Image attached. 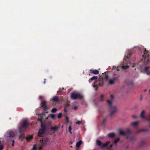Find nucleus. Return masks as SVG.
I'll return each mask as SVG.
<instances>
[{"label": "nucleus", "instance_id": "49530a36", "mask_svg": "<svg viewBox=\"0 0 150 150\" xmlns=\"http://www.w3.org/2000/svg\"><path fill=\"white\" fill-rule=\"evenodd\" d=\"M110 97L112 99H113L114 98V96L112 95H111L110 96Z\"/></svg>", "mask_w": 150, "mask_h": 150}, {"label": "nucleus", "instance_id": "f03ea898", "mask_svg": "<svg viewBox=\"0 0 150 150\" xmlns=\"http://www.w3.org/2000/svg\"><path fill=\"white\" fill-rule=\"evenodd\" d=\"M107 101L109 105L110 111V115L112 117L116 112L117 109L116 106H112V102L110 100H107Z\"/></svg>", "mask_w": 150, "mask_h": 150}, {"label": "nucleus", "instance_id": "6e6d98bb", "mask_svg": "<svg viewBox=\"0 0 150 150\" xmlns=\"http://www.w3.org/2000/svg\"><path fill=\"white\" fill-rule=\"evenodd\" d=\"M42 142L43 141V140H42Z\"/></svg>", "mask_w": 150, "mask_h": 150}, {"label": "nucleus", "instance_id": "72a5a7b5", "mask_svg": "<svg viewBox=\"0 0 150 150\" xmlns=\"http://www.w3.org/2000/svg\"><path fill=\"white\" fill-rule=\"evenodd\" d=\"M4 148L3 146L1 144V142H0V150H2Z\"/></svg>", "mask_w": 150, "mask_h": 150}, {"label": "nucleus", "instance_id": "4d7b16f0", "mask_svg": "<svg viewBox=\"0 0 150 150\" xmlns=\"http://www.w3.org/2000/svg\"><path fill=\"white\" fill-rule=\"evenodd\" d=\"M132 82H131V84H132Z\"/></svg>", "mask_w": 150, "mask_h": 150}, {"label": "nucleus", "instance_id": "b1692460", "mask_svg": "<svg viewBox=\"0 0 150 150\" xmlns=\"http://www.w3.org/2000/svg\"><path fill=\"white\" fill-rule=\"evenodd\" d=\"M33 137V136L32 135L26 137V139L28 141H29L32 139Z\"/></svg>", "mask_w": 150, "mask_h": 150}, {"label": "nucleus", "instance_id": "5fc2aeb1", "mask_svg": "<svg viewBox=\"0 0 150 150\" xmlns=\"http://www.w3.org/2000/svg\"><path fill=\"white\" fill-rule=\"evenodd\" d=\"M149 92H150V89L149 90Z\"/></svg>", "mask_w": 150, "mask_h": 150}, {"label": "nucleus", "instance_id": "9d476101", "mask_svg": "<svg viewBox=\"0 0 150 150\" xmlns=\"http://www.w3.org/2000/svg\"><path fill=\"white\" fill-rule=\"evenodd\" d=\"M118 77H115L110 80L109 82V83L110 84H113L115 81L118 79Z\"/></svg>", "mask_w": 150, "mask_h": 150}, {"label": "nucleus", "instance_id": "423d86ee", "mask_svg": "<svg viewBox=\"0 0 150 150\" xmlns=\"http://www.w3.org/2000/svg\"><path fill=\"white\" fill-rule=\"evenodd\" d=\"M110 143V142L107 141L105 143L102 144V142L100 140H96V144L100 146L101 148H103L107 146Z\"/></svg>", "mask_w": 150, "mask_h": 150}, {"label": "nucleus", "instance_id": "c03bdc74", "mask_svg": "<svg viewBox=\"0 0 150 150\" xmlns=\"http://www.w3.org/2000/svg\"><path fill=\"white\" fill-rule=\"evenodd\" d=\"M42 96H39V99H42Z\"/></svg>", "mask_w": 150, "mask_h": 150}, {"label": "nucleus", "instance_id": "3c124183", "mask_svg": "<svg viewBox=\"0 0 150 150\" xmlns=\"http://www.w3.org/2000/svg\"><path fill=\"white\" fill-rule=\"evenodd\" d=\"M42 116H43L44 115H45V113H42Z\"/></svg>", "mask_w": 150, "mask_h": 150}, {"label": "nucleus", "instance_id": "20e7f679", "mask_svg": "<svg viewBox=\"0 0 150 150\" xmlns=\"http://www.w3.org/2000/svg\"><path fill=\"white\" fill-rule=\"evenodd\" d=\"M71 98L74 99H82L83 98V96L80 93H72L71 95Z\"/></svg>", "mask_w": 150, "mask_h": 150}, {"label": "nucleus", "instance_id": "f257e3e1", "mask_svg": "<svg viewBox=\"0 0 150 150\" xmlns=\"http://www.w3.org/2000/svg\"><path fill=\"white\" fill-rule=\"evenodd\" d=\"M150 51L145 49L144 54L142 55V59L139 62V64H142L144 65H146L148 63L150 62Z\"/></svg>", "mask_w": 150, "mask_h": 150}, {"label": "nucleus", "instance_id": "39448f33", "mask_svg": "<svg viewBox=\"0 0 150 150\" xmlns=\"http://www.w3.org/2000/svg\"><path fill=\"white\" fill-rule=\"evenodd\" d=\"M110 143V142L107 141L105 143L102 144V142L100 140H96V144L100 146L101 148H103L107 146Z\"/></svg>", "mask_w": 150, "mask_h": 150}, {"label": "nucleus", "instance_id": "6ab92c4d", "mask_svg": "<svg viewBox=\"0 0 150 150\" xmlns=\"http://www.w3.org/2000/svg\"><path fill=\"white\" fill-rule=\"evenodd\" d=\"M145 144V142L144 140H142L139 143L140 146H143Z\"/></svg>", "mask_w": 150, "mask_h": 150}, {"label": "nucleus", "instance_id": "ea45409f", "mask_svg": "<svg viewBox=\"0 0 150 150\" xmlns=\"http://www.w3.org/2000/svg\"><path fill=\"white\" fill-rule=\"evenodd\" d=\"M12 146H14V143H15V141L14 139L12 141Z\"/></svg>", "mask_w": 150, "mask_h": 150}, {"label": "nucleus", "instance_id": "e2e57ef3", "mask_svg": "<svg viewBox=\"0 0 150 150\" xmlns=\"http://www.w3.org/2000/svg\"><path fill=\"white\" fill-rule=\"evenodd\" d=\"M110 150H111V149H110Z\"/></svg>", "mask_w": 150, "mask_h": 150}, {"label": "nucleus", "instance_id": "4468645a", "mask_svg": "<svg viewBox=\"0 0 150 150\" xmlns=\"http://www.w3.org/2000/svg\"><path fill=\"white\" fill-rule=\"evenodd\" d=\"M82 143V141L80 140L76 144V147L77 148H79L81 146V145Z\"/></svg>", "mask_w": 150, "mask_h": 150}, {"label": "nucleus", "instance_id": "a19ab883", "mask_svg": "<svg viewBox=\"0 0 150 150\" xmlns=\"http://www.w3.org/2000/svg\"><path fill=\"white\" fill-rule=\"evenodd\" d=\"M106 120L105 119H104L102 122V124H104V123H105V121H106Z\"/></svg>", "mask_w": 150, "mask_h": 150}, {"label": "nucleus", "instance_id": "c756f323", "mask_svg": "<svg viewBox=\"0 0 150 150\" xmlns=\"http://www.w3.org/2000/svg\"><path fill=\"white\" fill-rule=\"evenodd\" d=\"M57 109L56 108H53L51 110V112H56V111H57Z\"/></svg>", "mask_w": 150, "mask_h": 150}, {"label": "nucleus", "instance_id": "412c9836", "mask_svg": "<svg viewBox=\"0 0 150 150\" xmlns=\"http://www.w3.org/2000/svg\"><path fill=\"white\" fill-rule=\"evenodd\" d=\"M125 132L126 133V135L129 134L131 133L130 130L128 129H127Z\"/></svg>", "mask_w": 150, "mask_h": 150}, {"label": "nucleus", "instance_id": "cd10ccee", "mask_svg": "<svg viewBox=\"0 0 150 150\" xmlns=\"http://www.w3.org/2000/svg\"><path fill=\"white\" fill-rule=\"evenodd\" d=\"M72 129L71 126L70 125L69 126L68 128V131L69 132L70 134H72V132L71 131V130Z\"/></svg>", "mask_w": 150, "mask_h": 150}, {"label": "nucleus", "instance_id": "9b49d317", "mask_svg": "<svg viewBox=\"0 0 150 150\" xmlns=\"http://www.w3.org/2000/svg\"><path fill=\"white\" fill-rule=\"evenodd\" d=\"M52 100L54 102H59L60 100L57 96H54L53 97Z\"/></svg>", "mask_w": 150, "mask_h": 150}, {"label": "nucleus", "instance_id": "7c9ffc66", "mask_svg": "<svg viewBox=\"0 0 150 150\" xmlns=\"http://www.w3.org/2000/svg\"><path fill=\"white\" fill-rule=\"evenodd\" d=\"M62 113L61 112L59 113L57 116V117L58 118H60L62 117Z\"/></svg>", "mask_w": 150, "mask_h": 150}, {"label": "nucleus", "instance_id": "58836bf2", "mask_svg": "<svg viewBox=\"0 0 150 150\" xmlns=\"http://www.w3.org/2000/svg\"><path fill=\"white\" fill-rule=\"evenodd\" d=\"M42 148H43L42 146H40L38 149V150H44L43 149H42Z\"/></svg>", "mask_w": 150, "mask_h": 150}, {"label": "nucleus", "instance_id": "de8ad7c7", "mask_svg": "<svg viewBox=\"0 0 150 150\" xmlns=\"http://www.w3.org/2000/svg\"><path fill=\"white\" fill-rule=\"evenodd\" d=\"M64 112H67V110L66 109V108H64Z\"/></svg>", "mask_w": 150, "mask_h": 150}, {"label": "nucleus", "instance_id": "603ef678", "mask_svg": "<svg viewBox=\"0 0 150 150\" xmlns=\"http://www.w3.org/2000/svg\"><path fill=\"white\" fill-rule=\"evenodd\" d=\"M144 91L146 92V89H145V90H144Z\"/></svg>", "mask_w": 150, "mask_h": 150}, {"label": "nucleus", "instance_id": "dca6fc26", "mask_svg": "<svg viewBox=\"0 0 150 150\" xmlns=\"http://www.w3.org/2000/svg\"><path fill=\"white\" fill-rule=\"evenodd\" d=\"M97 79V76H93L88 81L89 83H90L92 82V81H93V80H96Z\"/></svg>", "mask_w": 150, "mask_h": 150}, {"label": "nucleus", "instance_id": "f3484780", "mask_svg": "<svg viewBox=\"0 0 150 150\" xmlns=\"http://www.w3.org/2000/svg\"><path fill=\"white\" fill-rule=\"evenodd\" d=\"M9 137H13L15 136V134L14 132L12 131H10L9 132Z\"/></svg>", "mask_w": 150, "mask_h": 150}, {"label": "nucleus", "instance_id": "e433bc0d", "mask_svg": "<svg viewBox=\"0 0 150 150\" xmlns=\"http://www.w3.org/2000/svg\"><path fill=\"white\" fill-rule=\"evenodd\" d=\"M82 123V121H77L76 123V124L79 125V124H81Z\"/></svg>", "mask_w": 150, "mask_h": 150}, {"label": "nucleus", "instance_id": "bb28decb", "mask_svg": "<svg viewBox=\"0 0 150 150\" xmlns=\"http://www.w3.org/2000/svg\"><path fill=\"white\" fill-rule=\"evenodd\" d=\"M100 100L101 101H103L104 100V96L103 94H101L100 96Z\"/></svg>", "mask_w": 150, "mask_h": 150}, {"label": "nucleus", "instance_id": "4c0bfd02", "mask_svg": "<svg viewBox=\"0 0 150 150\" xmlns=\"http://www.w3.org/2000/svg\"><path fill=\"white\" fill-rule=\"evenodd\" d=\"M109 76H106L105 77V79L106 81H108V79Z\"/></svg>", "mask_w": 150, "mask_h": 150}, {"label": "nucleus", "instance_id": "ddd939ff", "mask_svg": "<svg viewBox=\"0 0 150 150\" xmlns=\"http://www.w3.org/2000/svg\"><path fill=\"white\" fill-rule=\"evenodd\" d=\"M119 133L120 135L125 136L126 135V133L121 129L118 130Z\"/></svg>", "mask_w": 150, "mask_h": 150}, {"label": "nucleus", "instance_id": "7ed1b4c3", "mask_svg": "<svg viewBox=\"0 0 150 150\" xmlns=\"http://www.w3.org/2000/svg\"><path fill=\"white\" fill-rule=\"evenodd\" d=\"M29 124V122L27 120L24 121L22 125L19 127V130L20 132H24L28 126Z\"/></svg>", "mask_w": 150, "mask_h": 150}, {"label": "nucleus", "instance_id": "4be33fe9", "mask_svg": "<svg viewBox=\"0 0 150 150\" xmlns=\"http://www.w3.org/2000/svg\"><path fill=\"white\" fill-rule=\"evenodd\" d=\"M138 124V122H136L132 123H131V125L133 126L136 127L137 126Z\"/></svg>", "mask_w": 150, "mask_h": 150}, {"label": "nucleus", "instance_id": "864d4df0", "mask_svg": "<svg viewBox=\"0 0 150 150\" xmlns=\"http://www.w3.org/2000/svg\"><path fill=\"white\" fill-rule=\"evenodd\" d=\"M134 67V65H133L132 66V67Z\"/></svg>", "mask_w": 150, "mask_h": 150}, {"label": "nucleus", "instance_id": "1a4fd4ad", "mask_svg": "<svg viewBox=\"0 0 150 150\" xmlns=\"http://www.w3.org/2000/svg\"><path fill=\"white\" fill-rule=\"evenodd\" d=\"M104 84V83L103 82L100 81H98L96 82V83L95 84H94L93 85V86L94 87H96V90L97 88V87L98 86H103Z\"/></svg>", "mask_w": 150, "mask_h": 150}, {"label": "nucleus", "instance_id": "09e8293b", "mask_svg": "<svg viewBox=\"0 0 150 150\" xmlns=\"http://www.w3.org/2000/svg\"><path fill=\"white\" fill-rule=\"evenodd\" d=\"M125 148L126 149H127L128 148V146H126L125 147Z\"/></svg>", "mask_w": 150, "mask_h": 150}, {"label": "nucleus", "instance_id": "a211bd4d", "mask_svg": "<svg viewBox=\"0 0 150 150\" xmlns=\"http://www.w3.org/2000/svg\"><path fill=\"white\" fill-rule=\"evenodd\" d=\"M59 127L57 126H55V127H51V130H53L54 131H57L58 129H59Z\"/></svg>", "mask_w": 150, "mask_h": 150}, {"label": "nucleus", "instance_id": "0eeeda50", "mask_svg": "<svg viewBox=\"0 0 150 150\" xmlns=\"http://www.w3.org/2000/svg\"><path fill=\"white\" fill-rule=\"evenodd\" d=\"M42 128L40 129L38 133V135L40 137L43 136L46 130V127L45 125H41Z\"/></svg>", "mask_w": 150, "mask_h": 150}, {"label": "nucleus", "instance_id": "5701e85b", "mask_svg": "<svg viewBox=\"0 0 150 150\" xmlns=\"http://www.w3.org/2000/svg\"><path fill=\"white\" fill-rule=\"evenodd\" d=\"M149 131V129H143L137 131V133H138L141 132H146Z\"/></svg>", "mask_w": 150, "mask_h": 150}, {"label": "nucleus", "instance_id": "393cba45", "mask_svg": "<svg viewBox=\"0 0 150 150\" xmlns=\"http://www.w3.org/2000/svg\"><path fill=\"white\" fill-rule=\"evenodd\" d=\"M21 133H22L19 136V138L20 139H23L24 138V134L23 133V132H21Z\"/></svg>", "mask_w": 150, "mask_h": 150}, {"label": "nucleus", "instance_id": "680f3d73", "mask_svg": "<svg viewBox=\"0 0 150 150\" xmlns=\"http://www.w3.org/2000/svg\"><path fill=\"white\" fill-rule=\"evenodd\" d=\"M47 139L46 140V141H47Z\"/></svg>", "mask_w": 150, "mask_h": 150}, {"label": "nucleus", "instance_id": "aec40b11", "mask_svg": "<svg viewBox=\"0 0 150 150\" xmlns=\"http://www.w3.org/2000/svg\"><path fill=\"white\" fill-rule=\"evenodd\" d=\"M115 134L114 133H110L108 134V137L111 138H112L115 137Z\"/></svg>", "mask_w": 150, "mask_h": 150}, {"label": "nucleus", "instance_id": "c9c22d12", "mask_svg": "<svg viewBox=\"0 0 150 150\" xmlns=\"http://www.w3.org/2000/svg\"><path fill=\"white\" fill-rule=\"evenodd\" d=\"M37 146L36 145H34L33 146V147L32 150H36Z\"/></svg>", "mask_w": 150, "mask_h": 150}, {"label": "nucleus", "instance_id": "f8f14e48", "mask_svg": "<svg viewBox=\"0 0 150 150\" xmlns=\"http://www.w3.org/2000/svg\"><path fill=\"white\" fill-rule=\"evenodd\" d=\"M90 72L94 74H99V71L96 69H91L90 70Z\"/></svg>", "mask_w": 150, "mask_h": 150}, {"label": "nucleus", "instance_id": "79ce46f5", "mask_svg": "<svg viewBox=\"0 0 150 150\" xmlns=\"http://www.w3.org/2000/svg\"><path fill=\"white\" fill-rule=\"evenodd\" d=\"M112 147V144H110V147H108V149H110V148H111Z\"/></svg>", "mask_w": 150, "mask_h": 150}, {"label": "nucleus", "instance_id": "2f4dec72", "mask_svg": "<svg viewBox=\"0 0 150 150\" xmlns=\"http://www.w3.org/2000/svg\"><path fill=\"white\" fill-rule=\"evenodd\" d=\"M38 120L41 123V125H42V120L43 118H42V116H41V117L38 118Z\"/></svg>", "mask_w": 150, "mask_h": 150}, {"label": "nucleus", "instance_id": "2eb2a0df", "mask_svg": "<svg viewBox=\"0 0 150 150\" xmlns=\"http://www.w3.org/2000/svg\"><path fill=\"white\" fill-rule=\"evenodd\" d=\"M149 68V67H146L144 69V71L147 74L149 75L150 74V72L149 71L148 69Z\"/></svg>", "mask_w": 150, "mask_h": 150}, {"label": "nucleus", "instance_id": "473e14b6", "mask_svg": "<svg viewBox=\"0 0 150 150\" xmlns=\"http://www.w3.org/2000/svg\"><path fill=\"white\" fill-rule=\"evenodd\" d=\"M50 116L51 118L54 119L55 118V115L54 114H51L50 115Z\"/></svg>", "mask_w": 150, "mask_h": 150}, {"label": "nucleus", "instance_id": "a18cd8bd", "mask_svg": "<svg viewBox=\"0 0 150 150\" xmlns=\"http://www.w3.org/2000/svg\"><path fill=\"white\" fill-rule=\"evenodd\" d=\"M132 117L134 118H137V117L136 116H135V115H132Z\"/></svg>", "mask_w": 150, "mask_h": 150}, {"label": "nucleus", "instance_id": "c85d7f7f", "mask_svg": "<svg viewBox=\"0 0 150 150\" xmlns=\"http://www.w3.org/2000/svg\"><path fill=\"white\" fill-rule=\"evenodd\" d=\"M122 68L124 69H127L129 67V66L128 65H125V66H122L121 67Z\"/></svg>", "mask_w": 150, "mask_h": 150}, {"label": "nucleus", "instance_id": "37998d69", "mask_svg": "<svg viewBox=\"0 0 150 150\" xmlns=\"http://www.w3.org/2000/svg\"><path fill=\"white\" fill-rule=\"evenodd\" d=\"M73 109L74 110H76L77 109V107L76 106H74Z\"/></svg>", "mask_w": 150, "mask_h": 150}, {"label": "nucleus", "instance_id": "052dcab7", "mask_svg": "<svg viewBox=\"0 0 150 150\" xmlns=\"http://www.w3.org/2000/svg\"><path fill=\"white\" fill-rule=\"evenodd\" d=\"M45 83V81H44V83Z\"/></svg>", "mask_w": 150, "mask_h": 150}, {"label": "nucleus", "instance_id": "13d9d810", "mask_svg": "<svg viewBox=\"0 0 150 150\" xmlns=\"http://www.w3.org/2000/svg\"><path fill=\"white\" fill-rule=\"evenodd\" d=\"M129 58V57H127V59H128V58Z\"/></svg>", "mask_w": 150, "mask_h": 150}, {"label": "nucleus", "instance_id": "6e6552de", "mask_svg": "<svg viewBox=\"0 0 150 150\" xmlns=\"http://www.w3.org/2000/svg\"><path fill=\"white\" fill-rule=\"evenodd\" d=\"M41 102L40 105L41 107L42 108V109L45 111L46 113H48V112L46 111V110L48 109V107L46 105V100H44L43 101L41 100Z\"/></svg>", "mask_w": 150, "mask_h": 150}, {"label": "nucleus", "instance_id": "bf43d9fd", "mask_svg": "<svg viewBox=\"0 0 150 150\" xmlns=\"http://www.w3.org/2000/svg\"><path fill=\"white\" fill-rule=\"evenodd\" d=\"M142 98H141V100H142Z\"/></svg>", "mask_w": 150, "mask_h": 150}, {"label": "nucleus", "instance_id": "8fccbe9b", "mask_svg": "<svg viewBox=\"0 0 150 150\" xmlns=\"http://www.w3.org/2000/svg\"><path fill=\"white\" fill-rule=\"evenodd\" d=\"M117 71H119L120 70L119 69L117 68Z\"/></svg>", "mask_w": 150, "mask_h": 150}, {"label": "nucleus", "instance_id": "f704fd0d", "mask_svg": "<svg viewBox=\"0 0 150 150\" xmlns=\"http://www.w3.org/2000/svg\"><path fill=\"white\" fill-rule=\"evenodd\" d=\"M66 123H68L69 122V119L68 116L66 117Z\"/></svg>", "mask_w": 150, "mask_h": 150}, {"label": "nucleus", "instance_id": "a878e982", "mask_svg": "<svg viewBox=\"0 0 150 150\" xmlns=\"http://www.w3.org/2000/svg\"><path fill=\"white\" fill-rule=\"evenodd\" d=\"M120 139V138H118L117 139H116L114 142V143L115 144L116 146L117 145V142L119 141Z\"/></svg>", "mask_w": 150, "mask_h": 150}]
</instances>
